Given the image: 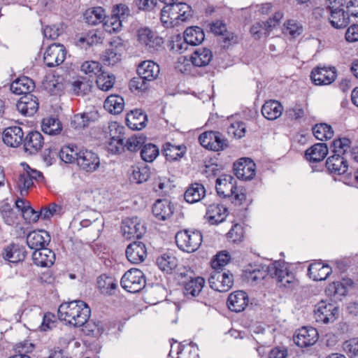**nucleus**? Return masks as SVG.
<instances>
[{"instance_id": "1", "label": "nucleus", "mask_w": 358, "mask_h": 358, "mask_svg": "<svg viewBox=\"0 0 358 358\" xmlns=\"http://www.w3.org/2000/svg\"><path fill=\"white\" fill-rule=\"evenodd\" d=\"M91 310L81 300H74L62 303L58 308L59 320L74 327H82L89 320Z\"/></svg>"}, {"instance_id": "2", "label": "nucleus", "mask_w": 358, "mask_h": 358, "mask_svg": "<svg viewBox=\"0 0 358 358\" xmlns=\"http://www.w3.org/2000/svg\"><path fill=\"white\" fill-rule=\"evenodd\" d=\"M206 280L202 277H190L183 282L182 294L187 300L196 301L205 306H210L213 303V297L203 290Z\"/></svg>"}, {"instance_id": "3", "label": "nucleus", "mask_w": 358, "mask_h": 358, "mask_svg": "<svg viewBox=\"0 0 358 358\" xmlns=\"http://www.w3.org/2000/svg\"><path fill=\"white\" fill-rule=\"evenodd\" d=\"M20 166L23 170L15 180V185L20 194L23 196L33 187L34 181H42L43 176L41 172L32 169L27 163L22 162Z\"/></svg>"}, {"instance_id": "4", "label": "nucleus", "mask_w": 358, "mask_h": 358, "mask_svg": "<svg viewBox=\"0 0 358 358\" xmlns=\"http://www.w3.org/2000/svg\"><path fill=\"white\" fill-rule=\"evenodd\" d=\"M120 283L128 292L137 293L145 287V278L141 270L131 268L123 275Z\"/></svg>"}, {"instance_id": "5", "label": "nucleus", "mask_w": 358, "mask_h": 358, "mask_svg": "<svg viewBox=\"0 0 358 358\" xmlns=\"http://www.w3.org/2000/svg\"><path fill=\"white\" fill-rule=\"evenodd\" d=\"M199 141L203 148L213 151L223 150L228 148L227 139L224 135L215 131H208L200 134Z\"/></svg>"}, {"instance_id": "6", "label": "nucleus", "mask_w": 358, "mask_h": 358, "mask_svg": "<svg viewBox=\"0 0 358 358\" xmlns=\"http://www.w3.org/2000/svg\"><path fill=\"white\" fill-rule=\"evenodd\" d=\"M212 289L220 292H227L234 285V277L229 271H213L208 278Z\"/></svg>"}, {"instance_id": "7", "label": "nucleus", "mask_w": 358, "mask_h": 358, "mask_svg": "<svg viewBox=\"0 0 358 358\" xmlns=\"http://www.w3.org/2000/svg\"><path fill=\"white\" fill-rule=\"evenodd\" d=\"M76 163L80 169L87 173H93L100 166V159L98 155L88 150H82L78 152Z\"/></svg>"}, {"instance_id": "8", "label": "nucleus", "mask_w": 358, "mask_h": 358, "mask_svg": "<svg viewBox=\"0 0 358 358\" xmlns=\"http://www.w3.org/2000/svg\"><path fill=\"white\" fill-rule=\"evenodd\" d=\"M138 43L149 51L157 50L163 44V38L148 27H141L136 32Z\"/></svg>"}, {"instance_id": "9", "label": "nucleus", "mask_w": 358, "mask_h": 358, "mask_svg": "<svg viewBox=\"0 0 358 358\" xmlns=\"http://www.w3.org/2000/svg\"><path fill=\"white\" fill-rule=\"evenodd\" d=\"M337 315L338 308L334 304L321 301L315 307L314 315L317 322H332L336 320Z\"/></svg>"}, {"instance_id": "10", "label": "nucleus", "mask_w": 358, "mask_h": 358, "mask_svg": "<svg viewBox=\"0 0 358 358\" xmlns=\"http://www.w3.org/2000/svg\"><path fill=\"white\" fill-rule=\"evenodd\" d=\"M121 229L123 236L127 239L139 238L145 231L144 225L137 217L124 219Z\"/></svg>"}, {"instance_id": "11", "label": "nucleus", "mask_w": 358, "mask_h": 358, "mask_svg": "<svg viewBox=\"0 0 358 358\" xmlns=\"http://www.w3.org/2000/svg\"><path fill=\"white\" fill-rule=\"evenodd\" d=\"M66 51L62 44H52L48 46L44 53L43 60L48 67H54L63 63L66 58Z\"/></svg>"}, {"instance_id": "12", "label": "nucleus", "mask_w": 358, "mask_h": 358, "mask_svg": "<svg viewBox=\"0 0 358 358\" xmlns=\"http://www.w3.org/2000/svg\"><path fill=\"white\" fill-rule=\"evenodd\" d=\"M336 76L335 67L317 66L312 70L310 74V78L316 85H329L336 80Z\"/></svg>"}, {"instance_id": "13", "label": "nucleus", "mask_w": 358, "mask_h": 358, "mask_svg": "<svg viewBox=\"0 0 358 358\" xmlns=\"http://www.w3.org/2000/svg\"><path fill=\"white\" fill-rule=\"evenodd\" d=\"M124 50L123 41L120 38H115L108 48L102 55L103 62L107 65H114L121 60Z\"/></svg>"}, {"instance_id": "14", "label": "nucleus", "mask_w": 358, "mask_h": 358, "mask_svg": "<svg viewBox=\"0 0 358 358\" xmlns=\"http://www.w3.org/2000/svg\"><path fill=\"white\" fill-rule=\"evenodd\" d=\"M256 164L250 158H241L234 164L236 176L243 180H252L256 173Z\"/></svg>"}, {"instance_id": "15", "label": "nucleus", "mask_w": 358, "mask_h": 358, "mask_svg": "<svg viewBox=\"0 0 358 358\" xmlns=\"http://www.w3.org/2000/svg\"><path fill=\"white\" fill-rule=\"evenodd\" d=\"M318 340V333L315 328L303 327L296 331L294 341L300 348L313 345Z\"/></svg>"}, {"instance_id": "16", "label": "nucleus", "mask_w": 358, "mask_h": 358, "mask_svg": "<svg viewBox=\"0 0 358 358\" xmlns=\"http://www.w3.org/2000/svg\"><path fill=\"white\" fill-rule=\"evenodd\" d=\"M180 239L183 244L180 245V250L188 253L196 251L202 242V235L199 231H180Z\"/></svg>"}, {"instance_id": "17", "label": "nucleus", "mask_w": 358, "mask_h": 358, "mask_svg": "<svg viewBox=\"0 0 358 358\" xmlns=\"http://www.w3.org/2000/svg\"><path fill=\"white\" fill-rule=\"evenodd\" d=\"M249 303V297L248 294L242 290H238L231 292L227 301L228 308L235 313L243 311Z\"/></svg>"}, {"instance_id": "18", "label": "nucleus", "mask_w": 358, "mask_h": 358, "mask_svg": "<svg viewBox=\"0 0 358 358\" xmlns=\"http://www.w3.org/2000/svg\"><path fill=\"white\" fill-rule=\"evenodd\" d=\"M161 21L166 28H174L179 24V3L165 6L162 10Z\"/></svg>"}, {"instance_id": "19", "label": "nucleus", "mask_w": 358, "mask_h": 358, "mask_svg": "<svg viewBox=\"0 0 358 358\" xmlns=\"http://www.w3.org/2000/svg\"><path fill=\"white\" fill-rule=\"evenodd\" d=\"M236 181L231 175H223L216 180V191L220 196L231 197L236 190Z\"/></svg>"}, {"instance_id": "20", "label": "nucleus", "mask_w": 358, "mask_h": 358, "mask_svg": "<svg viewBox=\"0 0 358 358\" xmlns=\"http://www.w3.org/2000/svg\"><path fill=\"white\" fill-rule=\"evenodd\" d=\"M127 259L132 264L143 262L147 256V250L144 243L135 241L130 243L126 250Z\"/></svg>"}, {"instance_id": "21", "label": "nucleus", "mask_w": 358, "mask_h": 358, "mask_svg": "<svg viewBox=\"0 0 358 358\" xmlns=\"http://www.w3.org/2000/svg\"><path fill=\"white\" fill-rule=\"evenodd\" d=\"M228 215V209L220 203L208 205L205 217L210 224H218L225 220Z\"/></svg>"}, {"instance_id": "22", "label": "nucleus", "mask_w": 358, "mask_h": 358, "mask_svg": "<svg viewBox=\"0 0 358 358\" xmlns=\"http://www.w3.org/2000/svg\"><path fill=\"white\" fill-rule=\"evenodd\" d=\"M16 108L21 114L32 116L38 109V99L33 94L24 95L17 102Z\"/></svg>"}, {"instance_id": "23", "label": "nucleus", "mask_w": 358, "mask_h": 358, "mask_svg": "<svg viewBox=\"0 0 358 358\" xmlns=\"http://www.w3.org/2000/svg\"><path fill=\"white\" fill-rule=\"evenodd\" d=\"M325 166L330 173L339 176L345 174L348 168L346 159L339 154H334L328 157Z\"/></svg>"}, {"instance_id": "24", "label": "nucleus", "mask_w": 358, "mask_h": 358, "mask_svg": "<svg viewBox=\"0 0 358 358\" xmlns=\"http://www.w3.org/2000/svg\"><path fill=\"white\" fill-rule=\"evenodd\" d=\"M50 241L49 234L45 230L34 231L27 236V245L32 250H37L45 248Z\"/></svg>"}, {"instance_id": "25", "label": "nucleus", "mask_w": 358, "mask_h": 358, "mask_svg": "<svg viewBox=\"0 0 358 358\" xmlns=\"http://www.w3.org/2000/svg\"><path fill=\"white\" fill-rule=\"evenodd\" d=\"M32 259L37 266L50 267L55 263V255L50 249L42 248L33 252Z\"/></svg>"}, {"instance_id": "26", "label": "nucleus", "mask_w": 358, "mask_h": 358, "mask_svg": "<svg viewBox=\"0 0 358 358\" xmlns=\"http://www.w3.org/2000/svg\"><path fill=\"white\" fill-rule=\"evenodd\" d=\"M24 133L20 127L15 126L6 128L3 134V141L7 145L17 148L23 141Z\"/></svg>"}, {"instance_id": "27", "label": "nucleus", "mask_w": 358, "mask_h": 358, "mask_svg": "<svg viewBox=\"0 0 358 358\" xmlns=\"http://www.w3.org/2000/svg\"><path fill=\"white\" fill-rule=\"evenodd\" d=\"M44 145V138L38 131H31L24 141L25 152L35 154L40 150Z\"/></svg>"}, {"instance_id": "28", "label": "nucleus", "mask_w": 358, "mask_h": 358, "mask_svg": "<svg viewBox=\"0 0 358 358\" xmlns=\"http://www.w3.org/2000/svg\"><path fill=\"white\" fill-rule=\"evenodd\" d=\"M159 71V66L150 60L143 62L137 69L138 76H143L149 82L155 80L158 77Z\"/></svg>"}, {"instance_id": "29", "label": "nucleus", "mask_w": 358, "mask_h": 358, "mask_svg": "<svg viewBox=\"0 0 358 358\" xmlns=\"http://www.w3.org/2000/svg\"><path fill=\"white\" fill-rule=\"evenodd\" d=\"M34 81L27 77L22 76L15 80L10 87V91L15 94H31L30 92L34 89Z\"/></svg>"}, {"instance_id": "30", "label": "nucleus", "mask_w": 358, "mask_h": 358, "mask_svg": "<svg viewBox=\"0 0 358 358\" xmlns=\"http://www.w3.org/2000/svg\"><path fill=\"white\" fill-rule=\"evenodd\" d=\"M308 273L313 280L321 281L328 278L332 273V269L329 265L318 262L309 265Z\"/></svg>"}, {"instance_id": "31", "label": "nucleus", "mask_w": 358, "mask_h": 358, "mask_svg": "<svg viewBox=\"0 0 358 358\" xmlns=\"http://www.w3.org/2000/svg\"><path fill=\"white\" fill-rule=\"evenodd\" d=\"M328 154V148L324 143H319L312 145L305 152L306 159L310 162L322 161Z\"/></svg>"}, {"instance_id": "32", "label": "nucleus", "mask_w": 358, "mask_h": 358, "mask_svg": "<svg viewBox=\"0 0 358 358\" xmlns=\"http://www.w3.org/2000/svg\"><path fill=\"white\" fill-rule=\"evenodd\" d=\"M147 116L141 110L136 109L127 113L126 122L132 130H141L145 127Z\"/></svg>"}, {"instance_id": "33", "label": "nucleus", "mask_w": 358, "mask_h": 358, "mask_svg": "<svg viewBox=\"0 0 358 358\" xmlns=\"http://www.w3.org/2000/svg\"><path fill=\"white\" fill-rule=\"evenodd\" d=\"M331 7L329 17L331 25L335 29H343L349 24V15L343 8Z\"/></svg>"}, {"instance_id": "34", "label": "nucleus", "mask_w": 358, "mask_h": 358, "mask_svg": "<svg viewBox=\"0 0 358 358\" xmlns=\"http://www.w3.org/2000/svg\"><path fill=\"white\" fill-rule=\"evenodd\" d=\"M3 258L11 263L22 262L25 258L24 249L16 244H10L2 251Z\"/></svg>"}, {"instance_id": "35", "label": "nucleus", "mask_w": 358, "mask_h": 358, "mask_svg": "<svg viewBox=\"0 0 358 358\" xmlns=\"http://www.w3.org/2000/svg\"><path fill=\"white\" fill-rule=\"evenodd\" d=\"M282 106L275 100L266 101L262 108L263 116L269 120H274L279 117L282 115Z\"/></svg>"}, {"instance_id": "36", "label": "nucleus", "mask_w": 358, "mask_h": 358, "mask_svg": "<svg viewBox=\"0 0 358 358\" xmlns=\"http://www.w3.org/2000/svg\"><path fill=\"white\" fill-rule=\"evenodd\" d=\"M152 213L159 220H165L173 214L171 203L166 199L157 200L152 206Z\"/></svg>"}, {"instance_id": "37", "label": "nucleus", "mask_w": 358, "mask_h": 358, "mask_svg": "<svg viewBox=\"0 0 358 358\" xmlns=\"http://www.w3.org/2000/svg\"><path fill=\"white\" fill-rule=\"evenodd\" d=\"M185 43L191 45H198L201 44L205 38L203 29L199 27H190L185 29L183 33Z\"/></svg>"}, {"instance_id": "38", "label": "nucleus", "mask_w": 358, "mask_h": 358, "mask_svg": "<svg viewBox=\"0 0 358 358\" xmlns=\"http://www.w3.org/2000/svg\"><path fill=\"white\" fill-rule=\"evenodd\" d=\"M206 193L203 185L194 183L191 185L184 194V199L187 203H194L199 201L204 197Z\"/></svg>"}, {"instance_id": "39", "label": "nucleus", "mask_w": 358, "mask_h": 358, "mask_svg": "<svg viewBox=\"0 0 358 358\" xmlns=\"http://www.w3.org/2000/svg\"><path fill=\"white\" fill-rule=\"evenodd\" d=\"M104 108L111 114H120L124 109V99L117 94L108 96L103 103Z\"/></svg>"}, {"instance_id": "40", "label": "nucleus", "mask_w": 358, "mask_h": 358, "mask_svg": "<svg viewBox=\"0 0 358 358\" xmlns=\"http://www.w3.org/2000/svg\"><path fill=\"white\" fill-rule=\"evenodd\" d=\"M213 54L211 51L205 48H199L192 55L190 59L194 66H205L212 60Z\"/></svg>"}, {"instance_id": "41", "label": "nucleus", "mask_w": 358, "mask_h": 358, "mask_svg": "<svg viewBox=\"0 0 358 358\" xmlns=\"http://www.w3.org/2000/svg\"><path fill=\"white\" fill-rule=\"evenodd\" d=\"M157 264L162 271L171 273L177 268L178 261L171 253L167 252L157 259Z\"/></svg>"}, {"instance_id": "42", "label": "nucleus", "mask_w": 358, "mask_h": 358, "mask_svg": "<svg viewBox=\"0 0 358 358\" xmlns=\"http://www.w3.org/2000/svg\"><path fill=\"white\" fill-rule=\"evenodd\" d=\"M105 11L101 7H96L87 10L84 13L85 22L90 25H96L105 19Z\"/></svg>"}, {"instance_id": "43", "label": "nucleus", "mask_w": 358, "mask_h": 358, "mask_svg": "<svg viewBox=\"0 0 358 358\" xmlns=\"http://www.w3.org/2000/svg\"><path fill=\"white\" fill-rule=\"evenodd\" d=\"M62 129V124L58 119L48 117L44 118L42 121L41 129L48 135H57L61 132Z\"/></svg>"}, {"instance_id": "44", "label": "nucleus", "mask_w": 358, "mask_h": 358, "mask_svg": "<svg viewBox=\"0 0 358 358\" xmlns=\"http://www.w3.org/2000/svg\"><path fill=\"white\" fill-rule=\"evenodd\" d=\"M34 348V345L28 341L17 343L13 347V355L8 358H31L29 353L31 352Z\"/></svg>"}, {"instance_id": "45", "label": "nucleus", "mask_w": 358, "mask_h": 358, "mask_svg": "<svg viewBox=\"0 0 358 358\" xmlns=\"http://www.w3.org/2000/svg\"><path fill=\"white\" fill-rule=\"evenodd\" d=\"M72 90L76 95L84 96L91 92L92 81L85 78H79L71 84Z\"/></svg>"}, {"instance_id": "46", "label": "nucleus", "mask_w": 358, "mask_h": 358, "mask_svg": "<svg viewBox=\"0 0 358 358\" xmlns=\"http://www.w3.org/2000/svg\"><path fill=\"white\" fill-rule=\"evenodd\" d=\"M312 130L315 137L322 141L331 138L334 135L331 127L325 123L315 124Z\"/></svg>"}, {"instance_id": "47", "label": "nucleus", "mask_w": 358, "mask_h": 358, "mask_svg": "<svg viewBox=\"0 0 358 358\" xmlns=\"http://www.w3.org/2000/svg\"><path fill=\"white\" fill-rule=\"evenodd\" d=\"M115 78L113 74H109L105 71H101L96 78V85L98 87L103 91L110 90L115 83Z\"/></svg>"}, {"instance_id": "48", "label": "nucleus", "mask_w": 358, "mask_h": 358, "mask_svg": "<svg viewBox=\"0 0 358 358\" xmlns=\"http://www.w3.org/2000/svg\"><path fill=\"white\" fill-rule=\"evenodd\" d=\"M159 150L157 145L152 143L145 144L141 150L142 159L147 162H152L159 155Z\"/></svg>"}, {"instance_id": "49", "label": "nucleus", "mask_w": 358, "mask_h": 358, "mask_svg": "<svg viewBox=\"0 0 358 358\" xmlns=\"http://www.w3.org/2000/svg\"><path fill=\"white\" fill-rule=\"evenodd\" d=\"M289 270L285 262H275L270 266L269 273L272 278L277 279L278 282L282 281L284 276Z\"/></svg>"}, {"instance_id": "50", "label": "nucleus", "mask_w": 358, "mask_h": 358, "mask_svg": "<svg viewBox=\"0 0 358 358\" xmlns=\"http://www.w3.org/2000/svg\"><path fill=\"white\" fill-rule=\"evenodd\" d=\"M103 21V29L108 33L118 32L122 29L123 21L113 14L107 18L105 17Z\"/></svg>"}, {"instance_id": "51", "label": "nucleus", "mask_w": 358, "mask_h": 358, "mask_svg": "<svg viewBox=\"0 0 358 358\" xmlns=\"http://www.w3.org/2000/svg\"><path fill=\"white\" fill-rule=\"evenodd\" d=\"M149 177L150 170L148 167L134 166L130 179L136 183H142L145 182Z\"/></svg>"}, {"instance_id": "52", "label": "nucleus", "mask_w": 358, "mask_h": 358, "mask_svg": "<svg viewBox=\"0 0 358 358\" xmlns=\"http://www.w3.org/2000/svg\"><path fill=\"white\" fill-rule=\"evenodd\" d=\"M80 71L90 77H93L102 71L101 65L96 61H86L81 64Z\"/></svg>"}, {"instance_id": "53", "label": "nucleus", "mask_w": 358, "mask_h": 358, "mask_svg": "<svg viewBox=\"0 0 358 358\" xmlns=\"http://www.w3.org/2000/svg\"><path fill=\"white\" fill-rule=\"evenodd\" d=\"M231 257L229 252L222 251L219 252L211 262V266L214 271H220L230 261Z\"/></svg>"}, {"instance_id": "54", "label": "nucleus", "mask_w": 358, "mask_h": 358, "mask_svg": "<svg viewBox=\"0 0 358 358\" xmlns=\"http://www.w3.org/2000/svg\"><path fill=\"white\" fill-rule=\"evenodd\" d=\"M0 213L4 222L8 225H13L17 220L15 213L8 203H1L0 206Z\"/></svg>"}, {"instance_id": "55", "label": "nucleus", "mask_w": 358, "mask_h": 358, "mask_svg": "<svg viewBox=\"0 0 358 358\" xmlns=\"http://www.w3.org/2000/svg\"><path fill=\"white\" fill-rule=\"evenodd\" d=\"M162 154L167 161H176L179 157V145L166 142L163 145Z\"/></svg>"}, {"instance_id": "56", "label": "nucleus", "mask_w": 358, "mask_h": 358, "mask_svg": "<svg viewBox=\"0 0 358 358\" xmlns=\"http://www.w3.org/2000/svg\"><path fill=\"white\" fill-rule=\"evenodd\" d=\"M148 82L141 76L133 78L129 82V89L136 93L145 92L148 88Z\"/></svg>"}, {"instance_id": "57", "label": "nucleus", "mask_w": 358, "mask_h": 358, "mask_svg": "<svg viewBox=\"0 0 358 358\" xmlns=\"http://www.w3.org/2000/svg\"><path fill=\"white\" fill-rule=\"evenodd\" d=\"M350 140L347 138H342L336 139L333 141V152L334 154H339V155H345L347 151L350 148Z\"/></svg>"}, {"instance_id": "58", "label": "nucleus", "mask_w": 358, "mask_h": 358, "mask_svg": "<svg viewBox=\"0 0 358 358\" xmlns=\"http://www.w3.org/2000/svg\"><path fill=\"white\" fill-rule=\"evenodd\" d=\"M91 120L86 113H79L73 116L71 120V125L76 129H84L89 126Z\"/></svg>"}, {"instance_id": "59", "label": "nucleus", "mask_w": 358, "mask_h": 358, "mask_svg": "<svg viewBox=\"0 0 358 358\" xmlns=\"http://www.w3.org/2000/svg\"><path fill=\"white\" fill-rule=\"evenodd\" d=\"M62 207L55 203H50L48 206L42 208L40 210V217L43 220H48L54 215L61 213Z\"/></svg>"}, {"instance_id": "60", "label": "nucleus", "mask_w": 358, "mask_h": 358, "mask_svg": "<svg viewBox=\"0 0 358 358\" xmlns=\"http://www.w3.org/2000/svg\"><path fill=\"white\" fill-rule=\"evenodd\" d=\"M246 127L243 122H235L231 123L227 128L229 135L233 136L234 138H241L245 134Z\"/></svg>"}, {"instance_id": "61", "label": "nucleus", "mask_w": 358, "mask_h": 358, "mask_svg": "<svg viewBox=\"0 0 358 358\" xmlns=\"http://www.w3.org/2000/svg\"><path fill=\"white\" fill-rule=\"evenodd\" d=\"M124 127L120 125L117 122L109 123L106 131L108 139L124 138Z\"/></svg>"}, {"instance_id": "62", "label": "nucleus", "mask_w": 358, "mask_h": 358, "mask_svg": "<svg viewBox=\"0 0 358 358\" xmlns=\"http://www.w3.org/2000/svg\"><path fill=\"white\" fill-rule=\"evenodd\" d=\"M145 138L142 136L134 135L129 137L124 145L131 152H136L143 147Z\"/></svg>"}, {"instance_id": "63", "label": "nucleus", "mask_w": 358, "mask_h": 358, "mask_svg": "<svg viewBox=\"0 0 358 358\" xmlns=\"http://www.w3.org/2000/svg\"><path fill=\"white\" fill-rule=\"evenodd\" d=\"M228 239L234 243L241 241L244 236V230L241 224H234L227 234Z\"/></svg>"}, {"instance_id": "64", "label": "nucleus", "mask_w": 358, "mask_h": 358, "mask_svg": "<svg viewBox=\"0 0 358 358\" xmlns=\"http://www.w3.org/2000/svg\"><path fill=\"white\" fill-rule=\"evenodd\" d=\"M112 14L124 21L131 15V11L127 5L119 3L113 6Z\"/></svg>"}]
</instances>
